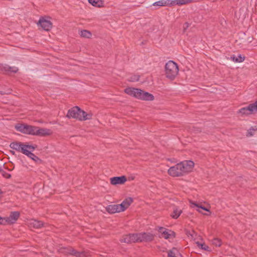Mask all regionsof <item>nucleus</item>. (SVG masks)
<instances>
[{
  "instance_id": "obj_1",
  "label": "nucleus",
  "mask_w": 257,
  "mask_h": 257,
  "mask_svg": "<svg viewBox=\"0 0 257 257\" xmlns=\"http://www.w3.org/2000/svg\"><path fill=\"white\" fill-rule=\"evenodd\" d=\"M124 92L128 95L144 101H152L154 96L151 93L141 89L134 87H127L124 89Z\"/></svg>"
},
{
  "instance_id": "obj_2",
  "label": "nucleus",
  "mask_w": 257,
  "mask_h": 257,
  "mask_svg": "<svg viewBox=\"0 0 257 257\" xmlns=\"http://www.w3.org/2000/svg\"><path fill=\"white\" fill-rule=\"evenodd\" d=\"M67 116L69 118H75L81 121L86 120L92 118V113L90 112L87 113L79 107L75 106L68 110Z\"/></svg>"
},
{
  "instance_id": "obj_3",
  "label": "nucleus",
  "mask_w": 257,
  "mask_h": 257,
  "mask_svg": "<svg viewBox=\"0 0 257 257\" xmlns=\"http://www.w3.org/2000/svg\"><path fill=\"white\" fill-rule=\"evenodd\" d=\"M179 69L178 65L173 61H169L165 66V74L166 77L170 79H173L177 75Z\"/></svg>"
},
{
  "instance_id": "obj_4",
  "label": "nucleus",
  "mask_w": 257,
  "mask_h": 257,
  "mask_svg": "<svg viewBox=\"0 0 257 257\" xmlns=\"http://www.w3.org/2000/svg\"><path fill=\"white\" fill-rule=\"evenodd\" d=\"M158 232L160 237L166 239H171L175 237L174 231L163 227H159L158 228Z\"/></svg>"
},
{
  "instance_id": "obj_5",
  "label": "nucleus",
  "mask_w": 257,
  "mask_h": 257,
  "mask_svg": "<svg viewBox=\"0 0 257 257\" xmlns=\"http://www.w3.org/2000/svg\"><path fill=\"white\" fill-rule=\"evenodd\" d=\"M135 242L148 241L153 239V235L151 233H140L134 234Z\"/></svg>"
},
{
  "instance_id": "obj_6",
  "label": "nucleus",
  "mask_w": 257,
  "mask_h": 257,
  "mask_svg": "<svg viewBox=\"0 0 257 257\" xmlns=\"http://www.w3.org/2000/svg\"><path fill=\"white\" fill-rule=\"evenodd\" d=\"M39 26L41 27L45 31H49L52 28V23L49 18H41L38 22Z\"/></svg>"
},
{
  "instance_id": "obj_7",
  "label": "nucleus",
  "mask_w": 257,
  "mask_h": 257,
  "mask_svg": "<svg viewBox=\"0 0 257 257\" xmlns=\"http://www.w3.org/2000/svg\"><path fill=\"white\" fill-rule=\"evenodd\" d=\"M183 174L191 172L194 167V163L192 161H184L180 163Z\"/></svg>"
},
{
  "instance_id": "obj_8",
  "label": "nucleus",
  "mask_w": 257,
  "mask_h": 257,
  "mask_svg": "<svg viewBox=\"0 0 257 257\" xmlns=\"http://www.w3.org/2000/svg\"><path fill=\"white\" fill-rule=\"evenodd\" d=\"M190 204L191 208L196 209L199 212L204 215H208L209 214L204 213L203 212V211H206L208 213H210L209 210L207 208L202 206L201 203H197L195 201H190Z\"/></svg>"
},
{
  "instance_id": "obj_9",
  "label": "nucleus",
  "mask_w": 257,
  "mask_h": 257,
  "mask_svg": "<svg viewBox=\"0 0 257 257\" xmlns=\"http://www.w3.org/2000/svg\"><path fill=\"white\" fill-rule=\"evenodd\" d=\"M168 173L172 176H179L183 174L180 163L171 167L168 170Z\"/></svg>"
},
{
  "instance_id": "obj_10",
  "label": "nucleus",
  "mask_w": 257,
  "mask_h": 257,
  "mask_svg": "<svg viewBox=\"0 0 257 257\" xmlns=\"http://www.w3.org/2000/svg\"><path fill=\"white\" fill-rule=\"evenodd\" d=\"M53 134V131L47 128H40L36 127L35 136L41 137L49 136Z\"/></svg>"
},
{
  "instance_id": "obj_11",
  "label": "nucleus",
  "mask_w": 257,
  "mask_h": 257,
  "mask_svg": "<svg viewBox=\"0 0 257 257\" xmlns=\"http://www.w3.org/2000/svg\"><path fill=\"white\" fill-rule=\"evenodd\" d=\"M36 148V146L30 145L29 143H24L20 152L27 156L30 152H33Z\"/></svg>"
},
{
  "instance_id": "obj_12",
  "label": "nucleus",
  "mask_w": 257,
  "mask_h": 257,
  "mask_svg": "<svg viewBox=\"0 0 257 257\" xmlns=\"http://www.w3.org/2000/svg\"><path fill=\"white\" fill-rule=\"evenodd\" d=\"M126 181V178L124 176L114 177L110 179V182L112 185L123 184Z\"/></svg>"
},
{
  "instance_id": "obj_13",
  "label": "nucleus",
  "mask_w": 257,
  "mask_h": 257,
  "mask_svg": "<svg viewBox=\"0 0 257 257\" xmlns=\"http://www.w3.org/2000/svg\"><path fill=\"white\" fill-rule=\"evenodd\" d=\"M133 202V199L132 197L125 198L121 204H118L120 212L125 211Z\"/></svg>"
},
{
  "instance_id": "obj_14",
  "label": "nucleus",
  "mask_w": 257,
  "mask_h": 257,
  "mask_svg": "<svg viewBox=\"0 0 257 257\" xmlns=\"http://www.w3.org/2000/svg\"><path fill=\"white\" fill-rule=\"evenodd\" d=\"M20 216V213L19 212L14 211L11 212L10 216L6 217L7 221V224H11L15 223Z\"/></svg>"
},
{
  "instance_id": "obj_15",
  "label": "nucleus",
  "mask_w": 257,
  "mask_h": 257,
  "mask_svg": "<svg viewBox=\"0 0 257 257\" xmlns=\"http://www.w3.org/2000/svg\"><path fill=\"white\" fill-rule=\"evenodd\" d=\"M26 222L30 227L34 228H40L43 225L42 222L34 219H28Z\"/></svg>"
},
{
  "instance_id": "obj_16",
  "label": "nucleus",
  "mask_w": 257,
  "mask_h": 257,
  "mask_svg": "<svg viewBox=\"0 0 257 257\" xmlns=\"http://www.w3.org/2000/svg\"><path fill=\"white\" fill-rule=\"evenodd\" d=\"M106 211L109 213H115L121 212L118 204H111L106 207Z\"/></svg>"
},
{
  "instance_id": "obj_17",
  "label": "nucleus",
  "mask_w": 257,
  "mask_h": 257,
  "mask_svg": "<svg viewBox=\"0 0 257 257\" xmlns=\"http://www.w3.org/2000/svg\"><path fill=\"white\" fill-rule=\"evenodd\" d=\"M135 236H134V234L126 235L122 237L120 241L122 242H125L128 243L135 242V240L134 239V238L135 239Z\"/></svg>"
},
{
  "instance_id": "obj_18",
  "label": "nucleus",
  "mask_w": 257,
  "mask_h": 257,
  "mask_svg": "<svg viewBox=\"0 0 257 257\" xmlns=\"http://www.w3.org/2000/svg\"><path fill=\"white\" fill-rule=\"evenodd\" d=\"M36 129V126L26 124L24 134L35 136Z\"/></svg>"
},
{
  "instance_id": "obj_19",
  "label": "nucleus",
  "mask_w": 257,
  "mask_h": 257,
  "mask_svg": "<svg viewBox=\"0 0 257 257\" xmlns=\"http://www.w3.org/2000/svg\"><path fill=\"white\" fill-rule=\"evenodd\" d=\"M23 144L18 142H13L10 144V147L13 150L20 152Z\"/></svg>"
},
{
  "instance_id": "obj_20",
  "label": "nucleus",
  "mask_w": 257,
  "mask_h": 257,
  "mask_svg": "<svg viewBox=\"0 0 257 257\" xmlns=\"http://www.w3.org/2000/svg\"><path fill=\"white\" fill-rule=\"evenodd\" d=\"M168 257H182L177 248L174 247L168 252Z\"/></svg>"
},
{
  "instance_id": "obj_21",
  "label": "nucleus",
  "mask_w": 257,
  "mask_h": 257,
  "mask_svg": "<svg viewBox=\"0 0 257 257\" xmlns=\"http://www.w3.org/2000/svg\"><path fill=\"white\" fill-rule=\"evenodd\" d=\"M182 213V210L178 207H174L173 211L171 216L174 219H177Z\"/></svg>"
},
{
  "instance_id": "obj_22",
  "label": "nucleus",
  "mask_w": 257,
  "mask_h": 257,
  "mask_svg": "<svg viewBox=\"0 0 257 257\" xmlns=\"http://www.w3.org/2000/svg\"><path fill=\"white\" fill-rule=\"evenodd\" d=\"M245 57L241 56V55H238L237 56L233 55L230 57V59L234 62L240 63L244 60Z\"/></svg>"
},
{
  "instance_id": "obj_23",
  "label": "nucleus",
  "mask_w": 257,
  "mask_h": 257,
  "mask_svg": "<svg viewBox=\"0 0 257 257\" xmlns=\"http://www.w3.org/2000/svg\"><path fill=\"white\" fill-rule=\"evenodd\" d=\"M88 2L96 7H101L104 5V2L101 0H88Z\"/></svg>"
},
{
  "instance_id": "obj_24",
  "label": "nucleus",
  "mask_w": 257,
  "mask_h": 257,
  "mask_svg": "<svg viewBox=\"0 0 257 257\" xmlns=\"http://www.w3.org/2000/svg\"><path fill=\"white\" fill-rule=\"evenodd\" d=\"M247 107L250 114L257 112V100Z\"/></svg>"
},
{
  "instance_id": "obj_25",
  "label": "nucleus",
  "mask_w": 257,
  "mask_h": 257,
  "mask_svg": "<svg viewBox=\"0 0 257 257\" xmlns=\"http://www.w3.org/2000/svg\"><path fill=\"white\" fill-rule=\"evenodd\" d=\"M195 243L197 244V246L201 248L202 249L207 251L209 250V247L207 245H206L202 240L200 241H196Z\"/></svg>"
},
{
  "instance_id": "obj_26",
  "label": "nucleus",
  "mask_w": 257,
  "mask_h": 257,
  "mask_svg": "<svg viewBox=\"0 0 257 257\" xmlns=\"http://www.w3.org/2000/svg\"><path fill=\"white\" fill-rule=\"evenodd\" d=\"M79 34L81 37L85 38H89L91 37L92 35L90 32L85 30L80 31Z\"/></svg>"
},
{
  "instance_id": "obj_27",
  "label": "nucleus",
  "mask_w": 257,
  "mask_h": 257,
  "mask_svg": "<svg viewBox=\"0 0 257 257\" xmlns=\"http://www.w3.org/2000/svg\"><path fill=\"white\" fill-rule=\"evenodd\" d=\"M191 0H176L171 2L172 5H182L188 4Z\"/></svg>"
},
{
  "instance_id": "obj_28",
  "label": "nucleus",
  "mask_w": 257,
  "mask_h": 257,
  "mask_svg": "<svg viewBox=\"0 0 257 257\" xmlns=\"http://www.w3.org/2000/svg\"><path fill=\"white\" fill-rule=\"evenodd\" d=\"M187 235L193 239H196V234L193 230H186Z\"/></svg>"
},
{
  "instance_id": "obj_29",
  "label": "nucleus",
  "mask_w": 257,
  "mask_h": 257,
  "mask_svg": "<svg viewBox=\"0 0 257 257\" xmlns=\"http://www.w3.org/2000/svg\"><path fill=\"white\" fill-rule=\"evenodd\" d=\"M238 113L242 115H247L250 114L249 111L248 110L247 107L241 108L239 110Z\"/></svg>"
},
{
  "instance_id": "obj_30",
  "label": "nucleus",
  "mask_w": 257,
  "mask_h": 257,
  "mask_svg": "<svg viewBox=\"0 0 257 257\" xmlns=\"http://www.w3.org/2000/svg\"><path fill=\"white\" fill-rule=\"evenodd\" d=\"M26 124H18L15 126L16 129L22 133H24Z\"/></svg>"
},
{
  "instance_id": "obj_31",
  "label": "nucleus",
  "mask_w": 257,
  "mask_h": 257,
  "mask_svg": "<svg viewBox=\"0 0 257 257\" xmlns=\"http://www.w3.org/2000/svg\"><path fill=\"white\" fill-rule=\"evenodd\" d=\"M169 1H160L155 2L153 4V6H164L169 5Z\"/></svg>"
},
{
  "instance_id": "obj_32",
  "label": "nucleus",
  "mask_w": 257,
  "mask_h": 257,
  "mask_svg": "<svg viewBox=\"0 0 257 257\" xmlns=\"http://www.w3.org/2000/svg\"><path fill=\"white\" fill-rule=\"evenodd\" d=\"M27 156L31 158L35 162H37L39 160V158L35 156L32 152H30L29 154Z\"/></svg>"
},
{
  "instance_id": "obj_33",
  "label": "nucleus",
  "mask_w": 257,
  "mask_h": 257,
  "mask_svg": "<svg viewBox=\"0 0 257 257\" xmlns=\"http://www.w3.org/2000/svg\"><path fill=\"white\" fill-rule=\"evenodd\" d=\"M27 156L31 158L35 162H37L39 160V158L35 156L32 152H30L29 154Z\"/></svg>"
},
{
  "instance_id": "obj_34",
  "label": "nucleus",
  "mask_w": 257,
  "mask_h": 257,
  "mask_svg": "<svg viewBox=\"0 0 257 257\" xmlns=\"http://www.w3.org/2000/svg\"><path fill=\"white\" fill-rule=\"evenodd\" d=\"M27 156L31 158L35 162H37L39 160V158L35 156L32 152H30L29 154Z\"/></svg>"
},
{
  "instance_id": "obj_35",
  "label": "nucleus",
  "mask_w": 257,
  "mask_h": 257,
  "mask_svg": "<svg viewBox=\"0 0 257 257\" xmlns=\"http://www.w3.org/2000/svg\"><path fill=\"white\" fill-rule=\"evenodd\" d=\"M212 243L216 246H219L221 244V240L220 239H219L218 238H214L212 240Z\"/></svg>"
},
{
  "instance_id": "obj_36",
  "label": "nucleus",
  "mask_w": 257,
  "mask_h": 257,
  "mask_svg": "<svg viewBox=\"0 0 257 257\" xmlns=\"http://www.w3.org/2000/svg\"><path fill=\"white\" fill-rule=\"evenodd\" d=\"M6 70L13 72H17L18 69L17 67H10L8 66L6 67Z\"/></svg>"
},
{
  "instance_id": "obj_37",
  "label": "nucleus",
  "mask_w": 257,
  "mask_h": 257,
  "mask_svg": "<svg viewBox=\"0 0 257 257\" xmlns=\"http://www.w3.org/2000/svg\"><path fill=\"white\" fill-rule=\"evenodd\" d=\"M66 252L68 253H70V254H74V255H75L76 256H80V253L79 252H76L74 249H71L70 251H69L68 252Z\"/></svg>"
},
{
  "instance_id": "obj_38",
  "label": "nucleus",
  "mask_w": 257,
  "mask_h": 257,
  "mask_svg": "<svg viewBox=\"0 0 257 257\" xmlns=\"http://www.w3.org/2000/svg\"><path fill=\"white\" fill-rule=\"evenodd\" d=\"M1 174L6 178H10L11 176L10 174L6 172L5 171L3 170L1 172Z\"/></svg>"
},
{
  "instance_id": "obj_39",
  "label": "nucleus",
  "mask_w": 257,
  "mask_h": 257,
  "mask_svg": "<svg viewBox=\"0 0 257 257\" xmlns=\"http://www.w3.org/2000/svg\"><path fill=\"white\" fill-rule=\"evenodd\" d=\"M7 221L6 220V217H1L0 216V225H6Z\"/></svg>"
},
{
  "instance_id": "obj_40",
  "label": "nucleus",
  "mask_w": 257,
  "mask_h": 257,
  "mask_svg": "<svg viewBox=\"0 0 257 257\" xmlns=\"http://www.w3.org/2000/svg\"><path fill=\"white\" fill-rule=\"evenodd\" d=\"M139 80V77L138 76H135L134 78H131L129 80L131 81H136Z\"/></svg>"
},
{
  "instance_id": "obj_41",
  "label": "nucleus",
  "mask_w": 257,
  "mask_h": 257,
  "mask_svg": "<svg viewBox=\"0 0 257 257\" xmlns=\"http://www.w3.org/2000/svg\"><path fill=\"white\" fill-rule=\"evenodd\" d=\"M251 130H253V131H257V126H255L254 127H251L250 129V131Z\"/></svg>"
},
{
  "instance_id": "obj_42",
  "label": "nucleus",
  "mask_w": 257,
  "mask_h": 257,
  "mask_svg": "<svg viewBox=\"0 0 257 257\" xmlns=\"http://www.w3.org/2000/svg\"><path fill=\"white\" fill-rule=\"evenodd\" d=\"M2 168H3V166L2 165H0V172H1L2 171H3V170L2 169Z\"/></svg>"
},
{
  "instance_id": "obj_43",
  "label": "nucleus",
  "mask_w": 257,
  "mask_h": 257,
  "mask_svg": "<svg viewBox=\"0 0 257 257\" xmlns=\"http://www.w3.org/2000/svg\"><path fill=\"white\" fill-rule=\"evenodd\" d=\"M12 153L14 155L15 154V152L14 151H11Z\"/></svg>"
}]
</instances>
